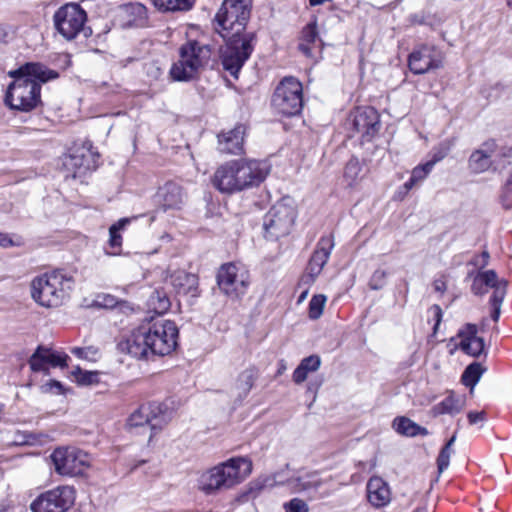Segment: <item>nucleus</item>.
Instances as JSON below:
<instances>
[{"label": "nucleus", "instance_id": "obj_1", "mask_svg": "<svg viewBox=\"0 0 512 512\" xmlns=\"http://www.w3.org/2000/svg\"><path fill=\"white\" fill-rule=\"evenodd\" d=\"M14 81L8 86L5 104L13 110L29 112L41 102V83L58 77V73L40 63H26L10 71Z\"/></svg>", "mask_w": 512, "mask_h": 512}, {"label": "nucleus", "instance_id": "obj_2", "mask_svg": "<svg viewBox=\"0 0 512 512\" xmlns=\"http://www.w3.org/2000/svg\"><path fill=\"white\" fill-rule=\"evenodd\" d=\"M268 173L269 165L265 161L237 159L219 166L212 183L220 192L232 194L259 185Z\"/></svg>", "mask_w": 512, "mask_h": 512}, {"label": "nucleus", "instance_id": "obj_3", "mask_svg": "<svg viewBox=\"0 0 512 512\" xmlns=\"http://www.w3.org/2000/svg\"><path fill=\"white\" fill-rule=\"evenodd\" d=\"M73 286L72 276L55 270L41 274L31 281V297L42 307L56 308L69 298Z\"/></svg>", "mask_w": 512, "mask_h": 512}, {"label": "nucleus", "instance_id": "obj_4", "mask_svg": "<svg viewBox=\"0 0 512 512\" xmlns=\"http://www.w3.org/2000/svg\"><path fill=\"white\" fill-rule=\"evenodd\" d=\"M252 471L250 460L237 457L204 472L199 479V489L207 494L222 488H230L242 481Z\"/></svg>", "mask_w": 512, "mask_h": 512}, {"label": "nucleus", "instance_id": "obj_5", "mask_svg": "<svg viewBox=\"0 0 512 512\" xmlns=\"http://www.w3.org/2000/svg\"><path fill=\"white\" fill-rule=\"evenodd\" d=\"M210 57L211 50L208 45L198 41H188L180 47L179 60L173 63L170 69L172 79L186 82L196 78L207 65Z\"/></svg>", "mask_w": 512, "mask_h": 512}, {"label": "nucleus", "instance_id": "obj_6", "mask_svg": "<svg viewBox=\"0 0 512 512\" xmlns=\"http://www.w3.org/2000/svg\"><path fill=\"white\" fill-rule=\"evenodd\" d=\"M252 0H224L215 20L217 31L222 37L225 34L233 37L247 35L245 27L250 17Z\"/></svg>", "mask_w": 512, "mask_h": 512}, {"label": "nucleus", "instance_id": "obj_7", "mask_svg": "<svg viewBox=\"0 0 512 512\" xmlns=\"http://www.w3.org/2000/svg\"><path fill=\"white\" fill-rule=\"evenodd\" d=\"M53 19L56 30L67 40L76 38L80 33L88 36L91 32L85 26L87 21L86 11L77 3L61 6L55 12Z\"/></svg>", "mask_w": 512, "mask_h": 512}, {"label": "nucleus", "instance_id": "obj_8", "mask_svg": "<svg viewBox=\"0 0 512 512\" xmlns=\"http://www.w3.org/2000/svg\"><path fill=\"white\" fill-rule=\"evenodd\" d=\"M50 458L55 472L61 476L83 475L91 465L89 454L74 446L58 447L52 452Z\"/></svg>", "mask_w": 512, "mask_h": 512}, {"label": "nucleus", "instance_id": "obj_9", "mask_svg": "<svg viewBox=\"0 0 512 512\" xmlns=\"http://www.w3.org/2000/svg\"><path fill=\"white\" fill-rule=\"evenodd\" d=\"M296 218V210L289 198L277 202L265 215L263 227L266 237L278 239L290 233Z\"/></svg>", "mask_w": 512, "mask_h": 512}, {"label": "nucleus", "instance_id": "obj_10", "mask_svg": "<svg viewBox=\"0 0 512 512\" xmlns=\"http://www.w3.org/2000/svg\"><path fill=\"white\" fill-rule=\"evenodd\" d=\"M302 84L294 77H285L276 87L273 107L284 116H294L303 108Z\"/></svg>", "mask_w": 512, "mask_h": 512}, {"label": "nucleus", "instance_id": "obj_11", "mask_svg": "<svg viewBox=\"0 0 512 512\" xmlns=\"http://www.w3.org/2000/svg\"><path fill=\"white\" fill-rule=\"evenodd\" d=\"M226 47L222 52V65L232 76L237 77L238 72L250 57L254 45V34L233 37L225 34Z\"/></svg>", "mask_w": 512, "mask_h": 512}, {"label": "nucleus", "instance_id": "obj_12", "mask_svg": "<svg viewBox=\"0 0 512 512\" xmlns=\"http://www.w3.org/2000/svg\"><path fill=\"white\" fill-rule=\"evenodd\" d=\"M508 281L499 279L494 270L479 271L473 278L471 290L475 295H484L493 289L490 299L491 318L497 321L500 316L501 304L506 296Z\"/></svg>", "mask_w": 512, "mask_h": 512}, {"label": "nucleus", "instance_id": "obj_13", "mask_svg": "<svg viewBox=\"0 0 512 512\" xmlns=\"http://www.w3.org/2000/svg\"><path fill=\"white\" fill-rule=\"evenodd\" d=\"M146 338L150 344L152 355L165 356L173 352L177 346L178 328L173 321L162 320L147 323Z\"/></svg>", "mask_w": 512, "mask_h": 512}, {"label": "nucleus", "instance_id": "obj_14", "mask_svg": "<svg viewBox=\"0 0 512 512\" xmlns=\"http://www.w3.org/2000/svg\"><path fill=\"white\" fill-rule=\"evenodd\" d=\"M173 418V412L162 404L142 405L134 411L128 418L129 428H149L151 434L149 440L154 434L166 426Z\"/></svg>", "mask_w": 512, "mask_h": 512}, {"label": "nucleus", "instance_id": "obj_15", "mask_svg": "<svg viewBox=\"0 0 512 512\" xmlns=\"http://www.w3.org/2000/svg\"><path fill=\"white\" fill-rule=\"evenodd\" d=\"M217 284L227 297L238 299L246 293L249 273L244 267L235 263L224 264L217 273Z\"/></svg>", "mask_w": 512, "mask_h": 512}, {"label": "nucleus", "instance_id": "obj_16", "mask_svg": "<svg viewBox=\"0 0 512 512\" xmlns=\"http://www.w3.org/2000/svg\"><path fill=\"white\" fill-rule=\"evenodd\" d=\"M75 502V489L62 485L41 493L30 505L32 512H66Z\"/></svg>", "mask_w": 512, "mask_h": 512}, {"label": "nucleus", "instance_id": "obj_17", "mask_svg": "<svg viewBox=\"0 0 512 512\" xmlns=\"http://www.w3.org/2000/svg\"><path fill=\"white\" fill-rule=\"evenodd\" d=\"M444 54L434 45L417 46L408 57L409 69L414 74H426L443 67Z\"/></svg>", "mask_w": 512, "mask_h": 512}, {"label": "nucleus", "instance_id": "obj_18", "mask_svg": "<svg viewBox=\"0 0 512 512\" xmlns=\"http://www.w3.org/2000/svg\"><path fill=\"white\" fill-rule=\"evenodd\" d=\"M510 152L511 148L502 147L496 140L489 139L471 153L468 168L474 174L484 173L492 167V157H509Z\"/></svg>", "mask_w": 512, "mask_h": 512}, {"label": "nucleus", "instance_id": "obj_19", "mask_svg": "<svg viewBox=\"0 0 512 512\" xmlns=\"http://www.w3.org/2000/svg\"><path fill=\"white\" fill-rule=\"evenodd\" d=\"M352 126L365 141H370L379 131L378 112L372 107L356 109L352 114Z\"/></svg>", "mask_w": 512, "mask_h": 512}, {"label": "nucleus", "instance_id": "obj_20", "mask_svg": "<svg viewBox=\"0 0 512 512\" xmlns=\"http://www.w3.org/2000/svg\"><path fill=\"white\" fill-rule=\"evenodd\" d=\"M118 349L137 359H147L152 355L150 344L146 338L145 327L134 329L131 334L118 343Z\"/></svg>", "mask_w": 512, "mask_h": 512}, {"label": "nucleus", "instance_id": "obj_21", "mask_svg": "<svg viewBox=\"0 0 512 512\" xmlns=\"http://www.w3.org/2000/svg\"><path fill=\"white\" fill-rule=\"evenodd\" d=\"M186 199L183 188L172 181L166 182L156 193V202L163 211L180 209Z\"/></svg>", "mask_w": 512, "mask_h": 512}, {"label": "nucleus", "instance_id": "obj_22", "mask_svg": "<svg viewBox=\"0 0 512 512\" xmlns=\"http://www.w3.org/2000/svg\"><path fill=\"white\" fill-rule=\"evenodd\" d=\"M69 356L62 352L53 351L39 346L29 359L30 368L35 371H45L47 366L65 367Z\"/></svg>", "mask_w": 512, "mask_h": 512}, {"label": "nucleus", "instance_id": "obj_23", "mask_svg": "<svg viewBox=\"0 0 512 512\" xmlns=\"http://www.w3.org/2000/svg\"><path fill=\"white\" fill-rule=\"evenodd\" d=\"M246 127L238 124L234 129L218 135V149L222 153L240 154L243 152Z\"/></svg>", "mask_w": 512, "mask_h": 512}, {"label": "nucleus", "instance_id": "obj_24", "mask_svg": "<svg viewBox=\"0 0 512 512\" xmlns=\"http://www.w3.org/2000/svg\"><path fill=\"white\" fill-rule=\"evenodd\" d=\"M334 245L335 243L332 235L321 237L310 258L307 269L313 271L314 275H319L327 263Z\"/></svg>", "mask_w": 512, "mask_h": 512}, {"label": "nucleus", "instance_id": "obj_25", "mask_svg": "<svg viewBox=\"0 0 512 512\" xmlns=\"http://www.w3.org/2000/svg\"><path fill=\"white\" fill-rule=\"evenodd\" d=\"M367 497L374 507H384L391 501L390 488L381 477L373 476L367 483Z\"/></svg>", "mask_w": 512, "mask_h": 512}, {"label": "nucleus", "instance_id": "obj_26", "mask_svg": "<svg viewBox=\"0 0 512 512\" xmlns=\"http://www.w3.org/2000/svg\"><path fill=\"white\" fill-rule=\"evenodd\" d=\"M461 338L459 346L468 355L478 357L484 351V341L477 336V327L472 324L466 325L465 329L458 334Z\"/></svg>", "mask_w": 512, "mask_h": 512}, {"label": "nucleus", "instance_id": "obj_27", "mask_svg": "<svg viewBox=\"0 0 512 512\" xmlns=\"http://www.w3.org/2000/svg\"><path fill=\"white\" fill-rule=\"evenodd\" d=\"M466 404L464 395H458L454 391H449L448 395L439 403L431 408V414L434 417L448 414L454 416L460 413Z\"/></svg>", "mask_w": 512, "mask_h": 512}, {"label": "nucleus", "instance_id": "obj_28", "mask_svg": "<svg viewBox=\"0 0 512 512\" xmlns=\"http://www.w3.org/2000/svg\"><path fill=\"white\" fill-rule=\"evenodd\" d=\"M323 484L318 473H304L297 477H291L286 481V485L294 493H300L312 489H318Z\"/></svg>", "mask_w": 512, "mask_h": 512}, {"label": "nucleus", "instance_id": "obj_29", "mask_svg": "<svg viewBox=\"0 0 512 512\" xmlns=\"http://www.w3.org/2000/svg\"><path fill=\"white\" fill-rule=\"evenodd\" d=\"M170 282L179 293L188 294L196 290L198 278L185 271H177L170 276Z\"/></svg>", "mask_w": 512, "mask_h": 512}, {"label": "nucleus", "instance_id": "obj_30", "mask_svg": "<svg viewBox=\"0 0 512 512\" xmlns=\"http://www.w3.org/2000/svg\"><path fill=\"white\" fill-rule=\"evenodd\" d=\"M257 377L258 370L255 367H248L238 375L235 389L239 397L243 398L248 395Z\"/></svg>", "mask_w": 512, "mask_h": 512}, {"label": "nucleus", "instance_id": "obj_31", "mask_svg": "<svg viewBox=\"0 0 512 512\" xmlns=\"http://www.w3.org/2000/svg\"><path fill=\"white\" fill-rule=\"evenodd\" d=\"M320 364L321 360L317 355L304 358L293 372V381L297 384L304 382L307 379L308 373L317 371Z\"/></svg>", "mask_w": 512, "mask_h": 512}, {"label": "nucleus", "instance_id": "obj_32", "mask_svg": "<svg viewBox=\"0 0 512 512\" xmlns=\"http://www.w3.org/2000/svg\"><path fill=\"white\" fill-rule=\"evenodd\" d=\"M149 310L156 314L167 312L171 306L170 299L163 290L153 291L147 301Z\"/></svg>", "mask_w": 512, "mask_h": 512}, {"label": "nucleus", "instance_id": "obj_33", "mask_svg": "<svg viewBox=\"0 0 512 512\" xmlns=\"http://www.w3.org/2000/svg\"><path fill=\"white\" fill-rule=\"evenodd\" d=\"M363 167L358 158H351L344 169V180L349 187L356 186L363 178Z\"/></svg>", "mask_w": 512, "mask_h": 512}, {"label": "nucleus", "instance_id": "obj_34", "mask_svg": "<svg viewBox=\"0 0 512 512\" xmlns=\"http://www.w3.org/2000/svg\"><path fill=\"white\" fill-rule=\"evenodd\" d=\"M485 371L486 368L481 363L473 362L465 368L461 381L465 386L470 387L472 392Z\"/></svg>", "mask_w": 512, "mask_h": 512}, {"label": "nucleus", "instance_id": "obj_35", "mask_svg": "<svg viewBox=\"0 0 512 512\" xmlns=\"http://www.w3.org/2000/svg\"><path fill=\"white\" fill-rule=\"evenodd\" d=\"M156 8L164 12L189 11L195 0H151Z\"/></svg>", "mask_w": 512, "mask_h": 512}, {"label": "nucleus", "instance_id": "obj_36", "mask_svg": "<svg viewBox=\"0 0 512 512\" xmlns=\"http://www.w3.org/2000/svg\"><path fill=\"white\" fill-rule=\"evenodd\" d=\"M318 39V32L315 23H309L306 25L301 33L299 50L306 56H311L310 44L314 43Z\"/></svg>", "mask_w": 512, "mask_h": 512}, {"label": "nucleus", "instance_id": "obj_37", "mask_svg": "<svg viewBox=\"0 0 512 512\" xmlns=\"http://www.w3.org/2000/svg\"><path fill=\"white\" fill-rule=\"evenodd\" d=\"M129 222L130 220L128 218H122L109 228V246L113 249L112 252H108L109 254H118L122 245V237L119 232L124 229Z\"/></svg>", "mask_w": 512, "mask_h": 512}, {"label": "nucleus", "instance_id": "obj_38", "mask_svg": "<svg viewBox=\"0 0 512 512\" xmlns=\"http://www.w3.org/2000/svg\"><path fill=\"white\" fill-rule=\"evenodd\" d=\"M431 164L427 162L419 164L413 168L410 179L404 184L406 191L412 189L415 185L422 182L432 171Z\"/></svg>", "mask_w": 512, "mask_h": 512}, {"label": "nucleus", "instance_id": "obj_39", "mask_svg": "<svg viewBox=\"0 0 512 512\" xmlns=\"http://www.w3.org/2000/svg\"><path fill=\"white\" fill-rule=\"evenodd\" d=\"M75 382L82 386L94 385L99 382L98 372L96 371H84L79 366L75 367L71 371Z\"/></svg>", "mask_w": 512, "mask_h": 512}, {"label": "nucleus", "instance_id": "obj_40", "mask_svg": "<svg viewBox=\"0 0 512 512\" xmlns=\"http://www.w3.org/2000/svg\"><path fill=\"white\" fill-rule=\"evenodd\" d=\"M394 429L401 435L413 437L417 435L418 424L406 417H398L393 421Z\"/></svg>", "mask_w": 512, "mask_h": 512}, {"label": "nucleus", "instance_id": "obj_41", "mask_svg": "<svg viewBox=\"0 0 512 512\" xmlns=\"http://www.w3.org/2000/svg\"><path fill=\"white\" fill-rule=\"evenodd\" d=\"M65 165L75 169V174H82L91 168L90 155L78 153L71 154Z\"/></svg>", "mask_w": 512, "mask_h": 512}, {"label": "nucleus", "instance_id": "obj_42", "mask_svg": "<svg viewBox=\"0 0 512 512\" xmlns=\"http://www.w3.org/2000/svg\"><path fill=\"white\" fill-rule=\"evenodd\" d=\"M326 296L323 294L314 295L309 302V318L316 320L322 313L326 303Z\"/></svg>", "mask_w": 512, "mask_h": 512}, {"label": "nucleus", "instance_id": "obj_43", "mask_svg": "<svg viewBox=\"0 0 512 512\" xmlns=\"http://www.w3.org/2000/svg\"><path fill=\"white\" fill-rule=\"evenodd\" d=\"M71 353L80 359L94 362L97 359L99 350L94 346L74 347L71 349Z\"/></svg>", "mask_w": 512, "mask_h": 512}, {"label": "nucleus", "instance_id": "obj_44", "mask_svg": "<svg viewBox=\"0 0 512 512\" xmlns=\"http://www.w3.org/2000/svg\"><path fill=\"white\" fill-rule=\"evenodd\" d=\"M118 304V300L115 296L110 294H98L95 299L92 301L91 306L97 308H105L111 309L114 308Z\"/></svg>", "mask_w": 512, "mask_h": 512}, {"label": "nucleus", "instance_id": "obj_45", "mask_svg": "<svg viewBox=\"0 0 512 512\" xmlns=\"http://www.w3.org/2000/svg\"><path fill=\"white\" fill-rule=\"evenodd\" d=\"M285 512H308L309 508L307 503L299 498H293L284 504Z\"/></svg>", "mask_w": 512, "mask_h": 512}, {"label": "nucleus", "instance_id": "obj_46", "mask_svg": "<svg viewBox=\"0 0 512 512\" xmlns=\"http://www.w3.org/2000/svg\"><path fill=\"white\" fill-rule=\"evenodd\" d=\"M387 273L384 270H376L369 282L370 288L373 290H379L383 288L386 282Z\"/></svg>", "mask_w": 512, "mask_h": 512}, {"label": "nucleus", "instance_id": "obj_47", "mask_svg": "<svg viewBox=\"0 0 512 512\" xmlns=\"http://www.w3.org/2000/svg\"><path fill=\"white\" fill-rule=\"evenodd\" d=\"M451 455H452V450H448L445 448L441 449L439 456L437 458V466H438V471L440 473H442L445 469L448 468Z\"/></svg>", "mask_w": 512, "mask_h": 512}, {"label": "nucleus", "instance_id": "obj_48", "mask_svg": "<svg viewBox=\"0 0 512 512\" xmlns=\"http://www.w3.org/2000/svg\"><path fill=\"white\" fill-rule=\"evenodd\" d=\"M448 151L449 148L447 146H439L433 150L431 159L427 161V163L431 164V167L434 168L436 163L440 162L448 155Z\"/></svg>", "mask_w": 512, "mask_h": 512}, {"label": "nucleus", "instance_id": "obj_49", "mask_svg": "<svg viewBox=\"0 0 512 512\" xmlns=\"http://www.w3.org/2000/svg\"><path fill=\"white\" fill-rule=\"evenodd\" d=\"M16 33L15 27L8 24H0V42H6Z\"/></svg>", "mask_w": 512, "mask_h": 512}, {"label": "nucleus", "instance_id": "obj_50", "mask_svg": "<svg viewBox=\"0 0 512 512\" xmlns=\"http://www.w3.org/2000/svg\"><path fill=\"white\" fill-rule=\"evenodd\" d=\"M467 418H468L470 425L483 423L486 421V412L485 411H470L467 414Z\"/></svg>", "mask_w": 512, "mask_h": 512}, {"label": "nucleus", "instance_id": "obj_51", "mask_svg": "<svg viewBox=\"0 0 512 512\" xmlns=\"http://www.w3.org/2000/svg\"><path fill=\"white\" fill-rule=\"evenodd\" d=\"M317 276L313 274V271L307 269V272L301 277L299 285L308 289L314 283Z\"/></svg>", "mask_w": 512, "mask_h": 512}, {"label": "nucleus", "instance_id": "obj_52", "mask_svg": "<svg viewBox=\"0 0 512 512\" xmlns=\"http://www.w3.org/2000/svg\"><path fill=\"white\" fill-rule=\"evenodd\" d=\"M17 245L19 244L15 242L9 234L0 232V247L9 248Z\"/></svg>", "mask_w": 512, "mask_h": 512}, {"label": "nucleus", "instance_id": "obj_53", "mask_svg": "<svg viewBox=\"0 0 512 512\" xmlns=\"http://www.w3.org/2000/svg\"><path fill=\"white\" fill-rule=\"evenodd\" d=\"M42 388L45 392L54 391L57 394L62 393V384L56 380L49 381Z\"/></svg>", "mask_w": 512, "mask_h": 512}, {"label": "nucleus", "instance_id": "obj_54", "mask_svg": "<svg viewBox=\"0 0 512 512\" xmlns=\"http://www.w3.org/2000/svg\"><path fill=\"white\" fill-rule=\"evenodd\" d=\"M510 182H511V180L507 179L505 187H504V192L502 195V203L506 209H510L512 207V202L510 201L509 195H508Z\"/></svg>", "mask_w": 512, "mask_h": 512}, {"label": "nucleus", "instance_id": "obj_55", "mask_svg": "<svg viewBox=\"0 0 512 512\" xmlns=\"http://www.w3.org/2000/svg\"><path fill=\"white\" fill-rule=\"evenodd\" d=\"M431 309L435 318L434 332H436L442 319V309L438 305H434Z\"/></svg>", "mask_w": 512, "mask_h": 512}, {"label": "nucleus", "instance_id": "obj_56", "mask_svg": "<svg viewBox=\"0 0 512 512\" xmlns=\"http://www.w3.org/2000/svg\"><path fill=\"white\" fill-rule=\"evenodd\" d=\"M433 285L437 292L443 293L446 290V283L442 279L435 280Z\"/></svg>", "mask_w": 512, "mask_h": 512}, {"label": "nucleus", "instance_id": "obj_57", "mask_svg": "<svg viewBox=\"0 0 512 512\" xmlns=\"http://www.w3.org/2000/svg\"><path fill=\"white\" fill-rule=\"evenodd\" d=\"M411 22L413 24H423L424 23V17L419 15H413L411 16Z\"/></svg>", "mask_w": 512, "mask_h": 512}, {"label": "nucleus", "instance_id": "obj_58", "mask_svg": "<svg viewBox=\"0 0 512 512\" xmlns=\"http://www.w3.org/2000/svg\"><path fill=\"white\" fill-rule=\"evenodd\" d=\"M455 439H456V436L453 435L450 440L445 444V446L443 448L445 449H448V450H452V445L454 444L455 442Z\"/></svg>", "mask_w": 512, "mask_h": 512}, {"label": "nucleus", "instance_id": "obj_59", "mask_svg": "<svg viewBox=\"0 0 512 512\" xmlns=\"http://www.w3.org/2000/svg\"><path fill=\"white\" fill-rule=\"evenodd\" d=\"M428 430L425 428V427H422L420 425H418V429H417V435H428Z\"/></svg>", "mask_w": 512, "mask_h": 512}, {"label": "nucleus", "instance_id": "obj_60", "mask_svg": "<svg viewBox=\"0 0 512 512\" xmlns=\"http://www.w3.org/2000/svg\"><path fill=\"white\" fill-rule=\"evenodd\" d=\"M308 294V289L307 288H304L303 292L301 293L300 297H299V302H301L302 300H304L306 298Z\"/></svg>", "mask_w": 512, "mask_h": 512}, {"label": "nucleus", "instance_id": "obj_61", "mask_svg": "<svg viewBox=\"0 0 512 512\" xmlns=\"http://www.w3.org/2000/svg\"><path fill=\"white\" fill-rule=\"evenodd\" d=\"M482 257H483V265H485L487 263V259L489 258V255L487 252H483L482 254Z\"/></svg>", "mask_w": 512, "mask_h": 512}, {"label": "nucleus", "instance_id": "obj_62", "mask_svg": "<svg viewBox=\"0 0 512 512\" xmlns=\"http://www.w3.org/2000/svg\"><path fill=\"white\" fill-rule=\"evenodd\" d=\"M414 512H427L425 508L416 509Z\"/></svg>", "mask_w": 512, "mask_h": 512}, {"label": "nucleus", "instance_id": "obj_63", "mask_svg": "<svg viewBox=\"0 0 512 512\" xmlns=\"http://www.w3.org/2000/svg\"><path fill=\"white\" fill-rule=\"evenodd\" d=\"M285 370V366L282 365L281 368L278 370V374H281Z\"/></svg>", "mask_w": 512, "mask_h": 512}]
</instances>
